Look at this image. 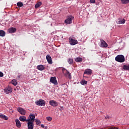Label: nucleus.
<instances>
[{"label":"nucleus","instance_id":"b1692460","mask_svg":"<svg viewBox=\"0 0 129 129\" xmlns=\"http://www.w3.org/2000/svg\"><path fill=\"white\" fill-rule=\"evenodd\" d=\"M121 4L124 5H126V4H128L129 0H121Z\"/></svg>","mask_w":129,"mask_h":129},{"label":"nucleus","instance_id":"ddd939ff","mask_svg":"<svg viewBox=\"0 0 129 129\" xmlns=\"http://www.w3.org/2000/svg\"><path fill=\"white\" fill-rule=\"evenodd\" d=\"M46 58L47 61L49 64H52V63H53L51 56L47 55H46Z\"/></svg>","mask_w":129,"mask_h":129},{"label":"nucleus","instance_id":"4be33fe9","mask_svg":"<svg viewBox=\"0 0 129 129\" xmlns=\"http://www.w3.org/2000/svg\"><path fill=\"white\" fill-rule=\"evenodd\" d=\"M82 58L81 57H76L75 58V60L76 61V62H82Z\"/></svg>","mask_w":129,"mask_h":129},{"label":"nucleus","instance_id":"f704fd0d","mask_svg":"<svg viewBox=\"0 0 129 129\" xmlns=\"http://www.w3.org/2000/svg\"><path fill=\"white\" fill-rule=\"evenodd\" d=\"M0 33H5L4 30H0Z\"/></svg>","mask_w":129,"mask_h":129},{"label":"nucleus","instance_id":"dca6fc26","mask_svg":"<svg viewBox=\"0 0 129 129\" xmlns=\"http://www.w3.org/2000/svg\"><path fill=\"white\" fill-rule=\"evenodd\" d=\"M92 73V71L89 69H86L84 72V74H87V75H90Z\"/></svg>","mask_w":129,"mask_h":129},{"label":"nucleus","instance_id":"393cba45","mask_svg":"<svg viewBox=\"0 0 129 129\" xmlns=\"http://www.w3.org/2000/svg\"><path fill=\"white\" fill-rule=\"evenodd\" d=\"M81 84L82 85H85L86 84H87V81H85L84 80H82L81 81Z\"/></svg>","mask_w":129,"mask_h":129},{"label":"nucleus","instance_id":"473e14b6","mask_svg":"<svg viewBox=\"0 0 129 129\" xmlns=\"http://www.w3.org/2000/svg\"><path fill=\"white\" fill-rule=\"evenodd\" d=\"M0 77H4V73L2 72H0Z\"/></svg>","mask_w":129,"mask_h":129},{"label":"nucleus","instance_id":"f3484780","mask_svg":"<svg viewBox=\"0 0 129 129\" xmlns=\"http://www.w3.org/2000/svg\"><path fill=\"white\" fill-rule=\"evenodd\" d=\"M117 24L118 25H121V24H124L125 23V20L124 19H119L116 22Z\"/></svg>","mask_w":129,"mask_h":129},{"label":"nucleus","instance_id":"6e6552de","mask_svg":"<svg viewBox=\"0 0 129 129\" xmlns=\"http://www.w3.org/2000/svg\"><path fill=\"white\" fill-rule=\"evenodd\" d=\"M17 110L18 112H20L22 114V115H25V114L27 113V111L21 107H18Z\"/></svg>","mask_w":129,"mask_h":129},{"label":"nucleus","instance_id":"9d476101","mask_svg":"<svg viewBox=\"0 0 129 129\" xmlns=\"http://www.w3.org/2000/svg\"><path fill=\"white\" fill-rule=\"evenodd\" d=\"M35 114L31 113L29 115L28 119H27V120L28 121H30L34 122L35 121Z\"/></svg>","mask_w":129,"mask_h":129},{"label":"nucleus","instance_id":"7ed1b4c3","mask_svg":"<svg viewBox=\"0 0 129 129\" xmlns=\"http://www.w3.org/2000/svg\"><path fill=\"white\" fill-rule=\"evenodd\" d=\"M69 43L70 45H71L72 46H74L75 45H76V44L78 43V41H77V40L73 38V37H69Z\"/></svg>","mask_w":129,"mask_h":129},{"label":"nucleus","instance_id":"e433bc0d","mask_svg":"<svg viewBox=\"0 0 129 129\" xmlns=\"http://www.w3.org/2000/svg\"><path fill=\"white\" fill-rule=\"evenodd\" d=\"M17 90V89H14V91H16Z\"/></svg>","mask_w":129,"mask_h":129},{"label":"nucleus","instance_id":"39448f33","mask_svg":"<svg viewBox=\"0 0 129 129\" xmlns=\"http://www.w3.org/2000/svg\"><path fill=\"white\" fill-rule=\"evenodd\" d=\"M74 19V17L72 16H68V18L64 21V23L69 25L70 24H72V20Z\"/></svg>","mask_w":129,"mask_h":129},{"label":"nucleus","instance_id":"bb28decb","mask_svg":"<svg viewBox=\"0 0 129 129\" xmlns=\"http://www.w3.org/2000/svg\"><path fill=\"white\" fill-rule=\"evenodd\" d=\"M46 118L47 121H52V119H53V118L51 116H47Z\"/></svg>","mask_w":129,"mask_h":129},{"label":"nucleus","instance_id":"0eeeda50","mask_svg":"<svg viewBox=\"0 0 129 129\" xmlns=\"http://www.w3.org/2000/svg\"><path fill=\"white\" fill-rule=\"evenodd\" d=\"M100 42L101 44L100 46L102 48H107V47H108V44H107L106 42H105L104 40L101 39Z\"/></svg>","mask_w":129,"mask_h":129},{"label":"nucleus","instance_id":"f8f14e48","mask_svg":"<svg viewBox=\"0 0 129 129\" xmlns=\"http://www.w3.org/2000/svg\"><path fill=\"white\" fill-rule=\"evenodd\" d=\"M27 121L28 129H34V122L31 121Z\"/></svg>","mask_w":129,"mask_h":129},{"label":"nucleus","instance_id":"f257e3e1","mask_svg":"<svg viewBox=\"0 0 129 129\" xmlns=\"http://www.w3.org/2000/svg\"><path fill=\"white\" fill-rule=\"evenodd\" d=\"M115 60L117 62H119L120 63H123L124 61H125V59L124 58V56L123 55H118L115 58Z\"/></svg>","mask_w":129,"mask_h":129},{"label":"nucleus","instance_id":"20e7f679","mask_svg":"<svg viewBox=\"0 0 129 129\" xmlns=\"http://www.w3.org/2000/svg\"><path fill=\"white\" fill-rule=\"evenodd\" d=\"M62 71L63 74L66 77H68V78L71 79V75L70 74V73H69V72L67 71V70L65 69L64 68H62Z\"/></svg>","mask_w":129,"mask_h":129},{"label":"nucleus","instance_id":"7c9ffc66","mask_svg":"<svg viewBox=\"0 0 129 129\" xmlns=\"http://www.w3.org/2000/svg\"><path fill=\"white\" fill-rule=\"evenodd\" d=\"M1 37H5L6 36V33H0Z\"/></svg>","mask_w":129,"mask_h":129},{"label":"nucleus","instance_id":"423d86ee","mask_svg":"<svg viewBox=\"0 0 129 129\" xmlns=\"http://www.w3.org/2000/svg\"><path fill=\"white\" fill-rule=\"evenodd\" d=\"M4 91L6 94H9V93H12V92H13V88L10 86H8L5 88L4 89Z\"/></svg>","mask_w":129,"mask_h":129},{"label":"nucleus","instance_id":"c9c22d12","mask_svg":"<svg viewBox=\"0 0 129 129\" xmlns=\"http://www.w3.org/2000/svg\"><path fill=\"white\" fill-rule=\"evenodd\" d=\"M44 129H48V126H44Z\"/></svg>","mask_w":129,"mask_h":129},{"label":"nucleus","instance_id":"412c9836","mask_svg":"<svg viewBox=\"0 0 129 129\" xmlns=\"http://www.w3.org/2000/svg\"><path fill=\"white\" fill-rule=\"evenodd\" d=\"M0 117L1 118H4V119H5V120H8V119H9V117H8V116L3 114H0Z\"/></svg>","mask_w":129,"mask_h":129},{"label":"nucleus","instance_id":"72a5a7b5","mask_svg":"<svg viewBox=\"0 0 129 129\" xmlns=\"http://www.w3.org/2000/svg\"><path fill=\"white\" fill-rule=\"evenodd\" d=\"M41 127H43V128L45 127V125H44V124H42L41 125Z\"/></svg>","mask_w":129,"mask_h":129},{"label":"nucleus","instance_id":"4468645a","mask_svg":"<svg viewBox=\"0 0 129 129\" xmlns=\"http://www.w3.org/2000/svg\"><path fill=\"white\" fill-rule=\"evenodd\" d=\"M16 122V125L18 128H20L21 127V122L20 121V120L19 119H16L15 120Z\"/></svg>","mask_w":129,"mask_h":129},{"label":"nucleus","instance_id":"6ab92c4d","mask_svg":"<svg viewBox=\"0 0 129 129\" xmlns=\"http://www.w3.org/2000/svg\"><path fill=\"white\" fill-rule=\"evenodd\" d=\"M19 120L21 121H28V120H27V118H26V116H21L19 117Z\"/></svg>","mask_w":129,"mask_h":129},{"label":"nucleus","instance_id":"9b49d317","mask_svg":"<svg viewBox=\"0 0 129 129\" xmlns=\"http://www.w3.org/2000/svg\"><path fill=\"white\" fill-rule=\"evenodd\" d=\"M50 82H51V83H52L53 84H54V85H57V84H58V83L57 82V80H56V77L50 78Z\"/></svg>","mask_w":129,"mask_h":129},{"label":"nucleus","instance_id":"a878e982","mask_svg":"<svg viewBox=\"0 0 129 129\" xmlns=\"http://www.w3.org/2000/svg\"><path fill=\"white\" fill-rule=\"evenodd\" d=\"M122 68L124 70H129V65L128 66L124 65Z\"/></svg>","mask_w":129,"mask_h":129},{"label":"nucleus","instance_id":"c756f323","mask_svg":"<svg viewBox=\"0 0 129 129\" xmlns=\"http://www.w3.org/2000/svg\"><path fill=\"white\" fill-rule=\"evenodd\" d=\"M35 121H36V124H40V123H41V121H40V120L37 119H35Z\"/></svg>","mask_w":129,"mask_h":129},{"label":"nucleus","instance_id":"1a4fd4ad","mask_svg":"<svg viewBox=\"0 0 129 129\" xmlns=\"http://www.w3.org/2000/svg\"><path fill=\"white\" fill-rule=\"evenodd\" d=\"M49 104L51 106H53V107H56V106H58V102L57 101L51 100L49 102Z\"/></svg>","mask_w":129,"mask_h":129},{"label":"nucleus","instance_id":"c85d7f7f","mask_svg":"<svg viewBox=\"0 0 129 129\" xmlns=\"http://www.w3.org/2000/svg\"><path fill=\"white\" fill-rule=\"evenodd\" d=\"M17 6H18V7H23V4L22 2H18L17 3Z\"/></svg>","mask_w":129,"mask_h":129},{"label":"nucleus","instance_id":"5701e85b","mask_svg":"<svg viewBox=\"0 0 129 129\" xmlns=\"http://www.w3.org/2000/svg\"><path fill=\"white\" fill-rule=\"evenodd\" d=\"M42 6V3L38 2L37 4H36L35 6V9H38V8H39V7H41Z\"/></svg>","mask_w":129,"mask_h":129},{"label":"nucleus","instance_id":"2f4dec72","mask_svg":"<svg viewBox=\"0 0 129 129\" xmlns=\"http://www.w3.org/2000/svg\"><path fill=\"white\" fill-rule=\"evenodd\" d=\"M95 3V0H90V4H94Z\"/></svg>","mask_w":129,"mask_h":129},{"label":"nucleus","instance_id":"a211bd4d","mask_svg":"<svg viewBox=\"0 0 129 129\" xmlns=\"http://www.w3.org/2000/svg\"><path fill=\"white\" fill-rule=\"evenodd\" d=\"M37 69L40 71H43L45 69V67L43 65L40 64L37 66Z\"/></svg>","mask_w":129,"mask_h":129},{"label":"nucleus","instance_id":"f03ea898","mask_svg":"<svg viewBox=\"0 0 129 129\" xmlns=\"http://www.w3.org/2000/svg\"><path fill=\"white\" fill-rule=\"evenodd\" d=\"M35 104L38 105V106H45L46 102L44 100L40 99L39 100L35 101Z\"/></svg>","mask_w":129,"mask_h":129},{"label":"nucleus","instance_id":"cd10ccee","mask_svg":"<svg viewBox=\"0 0 129 129\" xmlns=\"http://www.w3.org/2000/svg\"><path fill=\"white\" fill-rule=\"evenodd\" d=\"M68 62L69 64H73V59L72 58H69Z\"/></svg>","mask_w":129,"mask_h":129},{"label":"nucleus","instance_id":"2eb2a0df","mask_svg":"<svg viewBox=\"0 0 129 129\" xmlns=\"http://www.w3.org/2000/svg\"><path fill=\"white\" fill-rule=\"evenodd\" d=\"M17 29L16 28L11 27L8 29V32L9 33H15V32H16Z\"/></svg>","mask_w":129,"mask_h":129},{"label":"nucleus","instance_id":"aec40b11","mask_svg":"<svg viewBox=\"0 0 129 129\" xmlns=\"http://www.w3.org/2000/svg\"><path fill=\"white\" fill-rule=\"evenodd\" d=\"M11 83L12 84H13V85H14V86H17V85H18V82L16 79L12 80L11 81Z\"/></svg>","mask_w":129,"mask_h":129}]
</instances>
